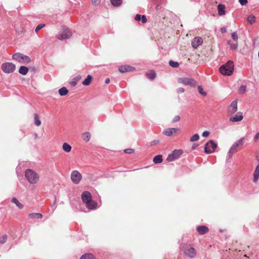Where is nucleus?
<instances>
[{"mask_svg":"<svg viewBox=\"0 0 259 259\" xmlns=\"http://www.w3.org/2000/svg\"><path fill=\"white\" fill-rule=\"evenodd\" d=\"M234 63L229 60L225 64L220 66L219 70L220 73L225 76L231 75L234 71Z\"/></svg>","mask_w":259,"mask_h":259,"instance_id":"obj_1","label":"nucleus"},{"mask_svg":"<svg viewBox=\"0 0 259 259\" xmlns=\"http://www.w3.org/2000/svg\"><path fill=\"white\" fill-rule=\"evenodd\" d=\"M25 176L28 182L31 184L37 183L39 178L38 174L31 169H27L25 170Z\"/></svg>","mask_w":259,"mask_h":259,"instance_id":"obj_2","label":"nucleus"},{"mask_svg":"<svg viewBox=\"0 0 259 259\" xmlns=\"http://www.w3.org/2000/svg\"><path fill=\"white\" fill-rule=\"evenodd\" d=\"M72 35V32L66 26H62L61 29L56 35L57 39L63 40L69 38Z\"/></svg>","mask_w":259,"mask_h":259,"instance_id":"obj_3","label":"nucleus"},{"mask_svg":"<svg viewBox=\"0 0 259 259\" xmlns=\"http://www.w3.org/2000/svg\"><path fill=\"white\" fill-rule=\"evenodd\" d=\"M12 59L20 63H28L31 61L30 58L26 55L20 53H16L12 56Z\"/></svg>","mask_w":259,"mask_h":259,"instance_id":"obj_4","label":"nucleus"},{"mask_svg":"<svg viewBox=\"0 0 259 259\" xmlns=\"http://www.w3.org/2000/svg\"><path fill=\"white\" fill-rule=\"evenodd\" d=\"M2 70L6 73H13L16 69V66L11 62H6L2 65Z\"/></svg>","mask_w":259,"mask_h":259,"instance_id":"obj_5","label":"nucleus"},{"mask_svg":"<svg viewBox=\"0 0 259 259\" xmlns=\"http://www.w3.org/2000/svg\"><path fill=\"white\" fill-rule=\"evenodd\" d=\"M217 144L213 140H209L205 145L204 152L206 154H210L213 152L217 147Z\"/></svg>","mask_w":259,"mask_h":259,"instance_id":"obj_6","label":"nucleus"},{"mask_svg":"<svg viewBox=\"0 0 259 259\" xmlns=\"http://www.w3.org/2000/svg\"><path fill=\"white\" fill-rule=\"evenodd\" d=\"M178 82L184 85L195 87L196 85V81L192 78L182 77L178 79Z\"/></svg>","mask_w":259,"mask_h":259,"instance_id":"obj_7","label":"nucleus"},{"mask_svg":"<svg viewBox=\"0 0 259 259\" xmlns=\"http://www.w3.org/2000/svg\"><path fill=\"white\" fill-rule=\"evenodd\" d=\"M182 153L183 151L182 150H175L172 153L168 155L166 160L168 162L172 161L179 158Z\"/></svg>","mask_w":259,"mask_h":259,"instance_id":"obj_8","label":"nucleus"},{"mask_svg":"<svg viewBox=\"0 0 259 259\" xmlns=\"http://www.w3.org/2000/svg\"><path fill=\"white\" fill-rule=\"evenodd\" d=\"M82 178L81 175L77 170H73L71 174V179L74 184H78Z\"/></svg>","mask_w":259,"mask_h":259,"instance_id":"obj_9","label":"nucleus"},{"mask_svg":"<svg viewBox=\"0 0 259 259\" xmlns=\"http://www.w3.org/2000/svg\"><path fill=\"white\" fill-rule=\"evenodd\" d=\"M237 101L236 100L233 101L228 107V114L230 115L233 114L237 111Z\"/></svg>","mask_w":259,"mask_h":259,"instance_id":"obj_10","label":"nucleus"},{"mask_svg":"<svg viewBox=\"0 0 259 259\" xmlns=\"http://www.w3.org/2000/svg\"><path fill=\"white\" fill-rule=\"evenodd\" d=\"M81 199L83 202L85 203L87 201H89L91 200L92 199V195L91 193L89 191H85L82 192L81 195Z\"/></svg>","mask_w":259,"mask_h":259,"instance_id":"obj_11","label":"nucleus"},{"mask_svg":"<svg viewBox=\"0 0 259 259\" xmlns=\"http://www.w3.org/2000/svg\"><path fill=\"white\" fill-rule=\"evenodd\" d=\"M185 254L190 258H193L196 254V251L194 248L190 247L185 249Z\"/></svg>","mask_w":259,"mask_h":259,"instance_id":"obj_12","label":"nucleus"},{"mask_svg":"<svg viewBox=\"0 0 259 259\" xmlns=\"http://www.w3.org/2000/svg\"><path fill=\"white\" fill-rule=\"evenodd\" d=\"M203 42V39L200 37H195L191 42L192 47L196 49L197 47L202 45Z\"/></svg>","mask_w":259,"mask_h":259,"instance_id":"obj_13","label":"nucleus"},{"mask_svg":"<svg viewBox=\"0 0 259 259\" xmlns=\"http://www.w3.org/2000/svg\"><path fill=\"white\" fill-rule=\"evenodd\" d=\"M243 118L242 113L238 112L237 114L229 118V121L232 122H237L242 120Z\"/></svg>","mask_w":259,"mask_h":259,"instance_id":"obj_14","label":"nucleus"},{"mask_svg":"<svg viewBox=\"0 0 259 259\" xmlns=\"http://www.w3.org/2000/svg\"><path fill=\"white\" fill-rule=\"evenodd\" d=\"M179 131V129L178 128H168L164 130L163 133L167 136H171Z\"/></svg>","mask_w":259,"mask_h":259,"instance_id":"obj_15","label":"nucleus"},{"mask_svg":"<svg viewBox=\"0 0 259 259\" xmlns=\"http://www.w3.org/2000/svg\"><path fill=\"white\" fill-rule=\"evenodd\" d=\"M135 70V68L129 65H122L118 68V70L121 73H124Z\"/></svg>","mask_w":259,"mask_h":259,"instance_id":"obj_16","label":"nucleus"},{"mask_svg":"<svg viewBox=\"0 0 259 259\" xmlns=\"http://www.w3.org/2000/svg\"><path fill=\"white\" fill-rule=\"evenodd\" d=\"M208 228L206 226H200L197 227V231L200 235H204L208 231Z\"/></svg>","mask_w":259,"mask_h":259,"instance_id":"obj_17","label":"nucleus"},{"mask_svg":"<svg viewBox=\"0 0 259 259\" xmlns=\"http://www.w3.org/2000/svg\"><path fill=\"white\" fill-rule=\"evenodd\" d=\"M85 204L87 207L89 209H95L97 205V202L92 200V199H91V200L87 201V202L85 203Z\"/></svg>","mask_w":259,"mask_h":259,"instance_id":"obj_18","label":"nucleus"},{"mask_svg":"<svg viewBox=\"0 0 259 259\" xmlns=\"http://www.w3.org/2000/svg\"><path fill=\"white\" fill-rule=\"evenodd\" d=\"M237 148V147H236V146L234 144H233L231 146V148L230 149V150L228 153L227 160H228V159L230 157H231L232 156V155H233V154L236 151Z\"/></svg>","mask_w":259,"mask_h":259,"instance_id":"obj_19","label":"nucleus"},{"mask_svg":"<svg viewBox=\"0 0 259 259\" xmlns=\"http://www.w3.org/2000/svg\"><path fill=\"white\" fill-rule=\"evenodd\" d=\"M225 7L224 5L219 4L218 6V14L222 16L225 14Z\"/></svg>","mask_w":259,"mask_h":259,"instance_id":"obj_20","label":"nucleus"},{"mask_svg":"<svg viewBox=\"0 0 259 259\" xmlns=\"http://www.w3.org/2000/svg\"><path fill=\"white\" fill-rule=\"evenodd\" d=\"M11 202L13 203H15L16 205L20 209H22L24 207L23 205L21 204L15 197H13L12 198Z\"/></svg>","mask_w":259,"mask_h":259,"instance_id":"obj_21","label":"nucleus"},{"mask_svg":"<svg viewBox=\"0 0 259 259\" xmlns=\"http://www.w3.org/2000/svg\"><path fill=\"white\" fill-rule=\"evenodd\" d=\"M153 161L155 164H159L162 162V156L161 155H157L155 156L153 159Z\"/></svg>","mask_w":259,"mask_h":259,"instance_id":"obj_22","label":"nucleus"},{"mask_svg":"<svg viewBox=\"0 0 259 259\" xmlns=\"http://www.w3.org/2000/svg\"><path fill=\"white\" fill-rule=\"evenodd\" d=\"M30 219H41L42 218V214L40 213H31L28 215Z\"/></svg>","mask_w":259,"mask_h":259,"instance_id":"obj_23","label":"nucleus"},{"mask_svg":"<svg viewBox=\"0 0 259 259\" xmlns=\"http://www.w3.org/2000/svg\"><path fill=\"white\" fill-rule=\"evenodd\" d=\"M28 72V68L24 66H20L19 72L22 75H26Z\"/></svg>","mask_w":259,"mask_h":259,"instance_id":"obj_24","label":"nucleus"},{"mask_svg":"<svg viewBox=\"0 0 259 259\" xmlns=\"http://www.w3.org/2000/svg\"><path fill=\"white\" fill-rule=\"evenodd\" d=\"M92 76L91 75H88L87 77L82 81V83L84 85H89L91 83Z\"/></svg>","mask_w":259,"mask_h":259,"instance_id":"obj_25","label":"nucleus"},{"mask_svg":"<svg viewBox=\"0 0 259 259\" xmlns=\"http://www.w3.org/2000/svg\"><path fill=\"white\" fill-rule=\"evenodd\" d=\"M68 93V91L65 87H62L59 90V95L61 96L66 95Z\"/></svg>","mask_w":259,"mask_h":259,"instance_id":"obj_26","label":"nucleus"},{"mask_svg":"<svg viewBox=\"0 0 259 259\" xmlns=\"http://www.w3.org/2000/svg\"><path fill=\"white\" fill-rule=\"evenodd\" d=\"M227 44L230 46V49L232 50H236L238 48V42H235V43L231 42V40H229Z\"/></svg>","mask_w":259,"mask_h":259,"instance_id":"obj_27","label":"nucleus"},{"mask_svg":"<svg viewBox=\"0 0 259 259\" xmlns=\"http://www.w3.org/2000/svg\"><path fill=\"white\" fill-rule=\"evenodd\" d=\"M62 148L66 152H69L71 150V146L67 143L63 144Z\"/></svg>","mask_w":259,"mask_h":259,"instance_id":"obj_28","label":"nucleus"},{"mask_svg":"<svg viewBox=\"0 0 259 259\" xmlns=\"http://www.w3.org/2000/svg\"><path fill=\"white\" fill-rule=\"evenodd\" d=\"M80 259H95L94 256L91 253H85L82 255Z\"/></svg>","mask_w":259,"mask_h":259,"instance_id":"obj_29","label":"nucleus"},{"mask_svg":"<svg viewBox=\"0 0 259 259\" xmlns=\"http://www.w3.org/2000/svg\"><path fill=\"white\" fill-rule=\"evenodd\" d=\"M112 5L115 7H118L122 4V0H110Z\"/></svg>","mask_w":259,"mask_h":259,"instance_id":"obj_30","label":"nucleus"},{"mask_svg":"<svg viewBox=\"0 0 259 259\" xmlns=\"http://www.w3.org/2000/svg\"><path fill=\"white\" fill-rule=\"evenodd\" d=\"M245 140V138L243 137L240 139L238 141H236L233 144H234L236 147H238L240 146H242L243 144V143Z\"/></svg>","mask_w":259,"mask_h":259,"instance_id":"obj_31","label":"nucleus"},{"mask_svg":"<svg viewBox=\"0 0 259 259\" xmlns=\"http://www.w3.org/2000/svg\"><path fill=\"white\" fill-rule=\"evenodd\" d=\"M247 21L250 24H252L255 21V17L253 15H250L247 17Z\"/></svg>","mask_w":259,"mask_h":259,"instance_id":"obj_32","label":"nucleus"},{"mask_svg":"<svg viewBox=\"0 0 259 259\" xmlns=\"http://www.w3.org/2000/svg\"><path fill=\"white\" fill-rule=\"evenodd\" d=\"M34 123L36 126H39L41 124V121L39 120L38 115L35 113L34 115Z\"/></svg>","mask_w":259,"mask_h":259,"instance_id":"obj_33","label":"nucleus"},{"mask_svg":"<svg viewBox=\"0 0 259 259\" xmlns=\"http://www.w3.org/2000/svg\"><path fill=\"white\" fill-rule=\"evenodd\" d=\"M169 65L172 68H178L179 66V64L177 62H175L172 60H170L169 61Z\"/></svg>","mask_w":259,"mask_h":259,"instance_id":"obj_34","label":"nucleus"},{"mask_svg":"<svg viewBox=\"0 0 259 259\" xmlns=\"http://www.w3.org/2000/svg\"><path fill=\"white\" fill-rule=\"evenodd\" d=\"M83 136L84 137L83 140L85 142H88L91 138V134L89 132H85L83 133Z\"/></svg>","mask_w":259,"mask_h":259,"instance_id":"obj_35","label":"nucleus"},{"mask_svg":"<svg viewBox=\"0 0 259 259\" xmlns=\"http://www.w3.org/2000/svg\"><path fill=\"white\" fill-rule=\"evenodd\" d=\"M246 91V86L245 85H241L238 90V92L241 94H243Z\"/></svg>","mask_w":259,"mask_h":259,"instance_id":"obj_36","label":"nucleus"},{"mask_svg":"<svg viewBox=\"0 0 259 259\" xmlns=\"http://www.w3.org/2000/svg\"><path fill=\"white\" fill-rule=\"evenodd\" d=\"M147 77L148 79L153 80L155 78L156 74L154 72H151L147 74Z\"/></svg>","mask_w":259,"mask_h":259,"instance_id":"obj_37","label":"nucleus"},{"mask_svg":"<svg viewBox=\"0 0 259 259\" xmlns=\"http://www.w3.org/2000/svg\"><path fill=\"white\" fill-rule=\"evenodd\" d=\"M199 139V136L198 134H195L190 138V141L194 142L198 140Z\"/></svg>","mask_w":259,"mask_h":259,"instance_id":"obj_38","label":"nucleus"},{"mask_svg":"<svg viewBox=\"0 0 259 259\" xmlns=\"http://www.w3.org/2000/svg\"><path fill=\"white\" fill-rule=\"evenodd\" d=\"M198 90L199 93L203 96H205L206 95V93L203 91V90L201 85H199L198 87Z\"/></svg>","mask_w":259,"mask_h":259,"instance_id":"obj_39","label":"nucleus"},{"mask_svg":"<svg viewBox=\"0 0 259 259\" xmlns=\"http://www.w3.org/2000/svg\"><path fill=\"white\" fill-rule=\"evenodd\" d=\"M232 39L235 41L237 42L238 39V36L236 32H234L231 34Z\"/></svg>","mask_w":259,"mask_h":259,"instance_id":"obj_40","label":"nucleus"},{"mask_svg":"<svg viewBox=\"0 0 259 259\" xmlns=\"http://www.w3.org/2000/svg\"><path fill=\"white\" fill-rule=\"evenodd\" d=\"M7 240V235H3L0 237V243L3 244L6 242Z\"/></svg>","mask_w":259,"mask_h":259,"instance_id":"obj_41","label":"nucleus"},{"mask_svg":"<svg viewBox=\"0 0 259 259\" xmlns=\"http://www.w3.org/2000/svg\"><path fill=\"white\" fill-rule=\"evenodd\" d=\"M45 26V24H38L36 27L35 28V32H37L40 29L42 28Z\"/></svg>","mask_w":259,"mask_h":259,"instance_id":"obj_42","label":"nucleus"},{"mask_svg":"<svg viewBox=\"0 0 259 259\" xmlns=\"http://www.w3.org/2000/svg\"><path fill=\"white\" fill-rule=\"evenodd\" d=\"M79 79H80V77H78L75 78L74 79L75 80H73V81H72L70 82L71 85L73 87H75L77 84V82L79 80Z\"/></svg>","mask_w":259,"mask_h":259,"instance_id":"obj_43","label":"nucleus"},{"mask_svg":"<svg viewBox=\"0 0 259 259\" xmlns=\"http://www.w3.org/2000/svg\"><path fill=\"white\" fill-rule=\"evenodd\" d=\"M134 151H135L134 149H131V148L126 149L124 150V153H128V154L133 153L134 152Z\"/></svg>","mask_w":259,"mask_h":259,"instance_id":"obj_44","label":"nucleus"},{"mask_svg":"<svg viewBox=\"0 0 259 259\" xmlns=\"http://www.w3.org/2000/svg\"><path fill=\"white\" fill-rule=\"evenodd\" d=\"M91 1L94 6H98L100 4L101 0H91Z\"/></svg>","mask_w":259,"mask_h":259,"instance_id":"obj_45","label":"nucleus"},{"mask_svg":"<svg viewBox=\"0 0 259 259\" xmlns=\"http://www.w3.org/2000/svg\"><path fill=\"white\" fill-rule=\"evenodd\" d=\"M180 117L179 115H176L174 117V118L172 120V122H176L179 121L180 120Z\"/></svg>","mask_w":259,"mask_h":259,"instance_id":"obj_46","label":"nucleus"},{"mask_svg":"<svg viewBox=\"0 0 259 259\" xmlns=\"http://www.w3.org/2000/svg\"><path fill=\"white\" fill-rule=\"evenodd\" d=\"M239 2L241 5L244 6L247 4L248 1L247 0H239Z\"/></svg>","mask_w":259,"mask_h":259,"instance_id":"obj_47","label":"nucleus"},{"mask_svg":"<svg viewBox=\"0 0 259 259\" xmlns=\"http://www.w3.org/2000/svg\"><path fill=\"white\" fill-rule=\"evenodd\" d=\"M142 16L140 14H137L135 17V19L137 21H140L141 20Z\"/></svg>","mask_w":259,"mask_h":259,"instance_id":"obj_48","label":"nucleus"},{"mask_svg":"<svg viewBox=\"0 0 259 259\" xmlns=\"http://www.w3.org/2000/svg\"><path fill=\"white\" fill-rule=\"evenodd\" d=\"M141 21L143 23H145L147 21V19L145 15L142 16Z\"/></svg>","mask_w":259,"mask_h":259,"instance_id":"obj_49","label":"nucleus"},{"mask_svg":"<svg viewBox=\"0 0 259 259\" xmlns=\"http://www.w3.org/2000/svg\"><path fill=\"white\" fill-rule=\"evenodd\" d=\"M159 143V141L156 140H153V141H151L150 142V145L151 146H153V145H155L156 144H158Z\"/></svg>","mask_w":259,"mask_h":259,"instance_id":"obj_50","label":"nucleus"},{"mask_svg":"<svg viewBox=\"0 0 259 259\" xmlns=\"http://www.w3.org/2000/svg\"><path fill=\"white\" fill-rule=\"evenodd\" d=\"M259 139V132L255 134L253 140L255 142H257V141Z\"/></svg>","mask_w":259,"mask_h":259,"instance_id":"obj_51","label":"nucleus"},{"mask_svg":"<svg viewBox=\"0 0 259 259\" xmlns=\"http://www.w3.org/2000/svg\"><path fill=\"white\" fill-rule=\"evenodd\" d=\"M185 90L184 88H179L178 90H177V92L179 93V94H181V93H182L184 92Z\"/></svg>","mask_w":259,"mask_h":259,"instance_id":"obj_52","label":"nucleus"},{"mask_svg":"<svg viewBox=\"0 0 259 259\" xmlns=\"http://www.w3.org/2000/svg\"><path fill=\"white\" fill-rule=\"evenodd\" d=\"M209 135V132L208 131H204L202 133V136L204 137H207Z\"/></svg>","mask_w":259,"mask_h":259,"instance_id":"obj_53","label":"nucleus"},{"mask_svg":"<svg viewBox=\"0 0 259 259\" xmlns=\"http://www.w3.org/2000/svg\"><path fill=\"white\" fill-rule=\"evenodd\" d=\"M220 30L221 31V32L222 33H224L226 32H227V27H222L221 29H220Z\"/></svg>","mask_w":259,"mask_h":259,"instance_id":"obj_54","label":"nucleus"},{"mask_svg":"<svg viewBox=\"0 0 259 259\" xmlns=\"http://www.w3.org/2000/svg\"><path fill=\"white\" fill-rule=\"evenodd\" d=\"M198 146V144L194 143L192 146V150H195Z\"/></svg>","mask_w":259,"mask_h":259,"instance_id":"obj_55","label":"nucleus"},{"mask_svg":"<svg viewBox=\"0 0 259 259\" xmlns=\"http://www.w3.org/2000/svg\"><path fill=\"white\" fill-rule=\"evenodd\" d=\"M110 82V78H107L105 79V83L106 84H108Z\"/></svg>","mask_w":259,"mask_h":259,"instance_id":"obj_56","label":"nucleus"}]
</instances>
